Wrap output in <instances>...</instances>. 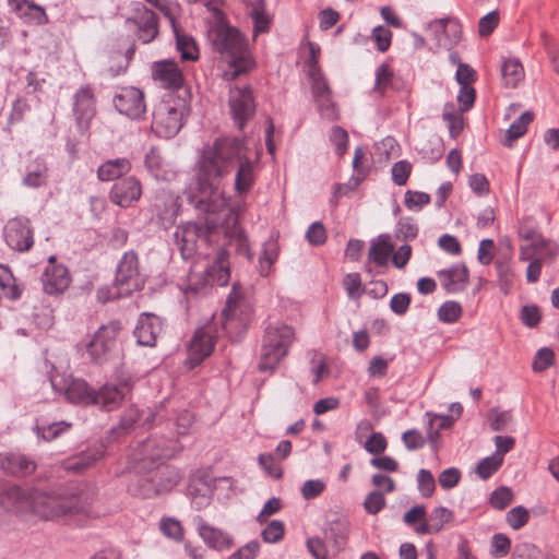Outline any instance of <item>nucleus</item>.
Returning <instances> with one entry per match:
<instances>
[{"mask_svg":"<svg viewBox=\"0 0 559 559\" xmlns=\"http://www.w3.org/2000/svg\"><path fill=\"white\" fill-rule=\"evenodd\" d=\"M500 21L497 11L489 12L483 16L478 22V34L480 37L489 36L498 26Z\"/></svg>","mask_w":559,"mask_h":559,"instance_id":"60","label":"nucleus"},{"mask_svg":"<svg viewBox=\"0 0 559 559\" xmlns=\"http://www.w3.org/2000/svg\"><path fill=\"white\" fill-rule=\"evenodd\" d=\"M142 194L141 181L134 176H129L112 185L109 191V200L120 207L128 209L140 201Z\"/></svg>","mask_w":559,"mask_h":559,"instance_id":"16","label":"nucleus"},{"mask_svg":"<svg viewBox=\"0 0 559 559\" xmlns=\"http://www.w3.org/2000/svg\"><path fill=\"white\" fill-rule=\"evenodd\" d=\"M173 28L176 35V48L180 52L181 60L197 61L200 52L195 39L190 35L180 33L176 23Z\"/></svg>","mask_w":559,"mask_h":559,"instance_id":"34","label":"nucleus"},{"mask_svg":"<svg viewBox=\"0 0 559 559\" xmlns=\"http://www.w3.org/2000/svg\"><path fill=\"white\" fill-rule=\"evenodd\" d=\"M207 35L213 50L233 69V79L255 67L248 39L237 27L218 20L209 29Z\"/></svg>","mask_w":559,"mask_h":559,"instance_id":"2","label":"nucleus"},{"mask_svg":"<svg viewBox=\"0 0 559 559\" xmlns=\"http://www.w3.org/2000/svg\"><path fill=\"white\" fill-rule=\"evenodd\" d=\"M3 239L16 252H27L34 245L31 221L23 216L10 218L3 227Z\"/></svg>","mask_w":559,"mask_h":559,"instance_id":"10","label":"nucleus"},{"mask_svg":"<svg viewBox=\"0 0 559 559\" xmlns=\"http://www.w3.org/2000/svg\"><path fill=\"white\" fill-rule=\"evenodd\" d=\"M1 468L4 473L25 477L32 475L36 471V464L23 454L10 453L1 457Z\"/></svg>","mask_w":559,"mask_h":559,"instance_id":"27","label":"nucleus"},{"mask_svg":"<svg viewBox=\"0 0 559 559\" xmlns=\"http://www.w3.org/2000/svg\"><path fill=\"white\" fill-rule=\"evenodd\" d=\"M216 340L217 333L213 324H206L195 331L188 347V364L190 368L200 365L213 353Z\"/></svg>","mask_w":559,"mask_h":559,"instance_id":"11","label":"nucleus"},{"mask_svg":"<svg viewBox=\"0 0 559 559\" xmlns=\"http://www.w3.org/2000/svg\"><path fill=\"white\" fill-rule=\"evenodd\" d=\"M343 287L348 297L353 300H358L365 293L362 287L361 276L359 273H348L343 278Z\"/></svg>","mask_w":559,"mask_h":559,"instance_id":"47","label":"nucleus"},{"mask_svg":"<svg viewBox=\"0 0 559 559\" xmlns=\"http://www.w3.org/2000/svg\"><path fill=\"white\" fill-rule=\"evenodd\" d=\"M166 474H170L168 466H158L154 473V478L152 481L157 480V484L152 486L148 489L142 491L143 497H151L152 495H158L160 491L169 490L173 488L180 479L177 473H171V476L167 478V480L163 481V476ZM146 483H151V480H146Z\"/></svg>","mask_w":559,"mask_h":559,"instance_id":"35","label":"nucleus"},{"mask_svg":"<svg viewBox=\"0 0 559 559\" xmlns=\"http://www.w3.org/2000/svg\"><path fill=\"white\" fill-rule=\"evenodd\" d=\"M443 289L449 294L463 292L469 282V272L465 264H456L437 272Z\"/></svg>","mask_w":559,"mask_h":559,"instance_id":"22","label":"nucleus"},{"mask_svg":"<svg viewBox=\"0 0 559 559\" xmlns=\"http://www.w3.org/2000/svg\"><path fill=\"white\" fill-rule=\"evenodd\" d=\"M66 500L70 507V515L96 516L100 512V500L95 486L83 485L75 492L67 495Z\"/></svg>","mask_w":559,"mask_h":559,"instance_id":"13","label":"nucleus"},{"mask_svg":"<svg viewBox=\"0 0 559 559\" xmlns=\"http://www.w3.org/2000/svg\"><path fill=\"white\" fill-rule=\"evenodd\" d=\"M131 168V162L128 158L109 159L98 167L97 177L100 181H118L129 174Z\"/></svg>","mask_w":559,"mask_h":559,"instance_id":"30","label":"nucleus"},{"mask_svg":"<svg viewBox=\"0 0 559 559\" xmlns=\"http://www.w3.org/2000/svg\"><path fill=\"white\" fill-rule=\"evenodd\" d=\"M533 119L534 115L531 111H525L510 126L507 132L508 145H511L514 140H518L526 133Z\"/></svg>","mask_w":559,"mask_h":559,"instance_id":"44","label":"nucleus"},{"mask_svg":"<svg viewBox=\"0 0 559 559\" xmlns=\"http://www.w3.org/2000/svg\"><path fill=\"white\" fill-rule=\"evenodd\" d=\"M464 112L465 111L456 109L453 103H447L443 107L442 117L448 123L450 136L453 139H456L464 130Z\"/></svg>","mask_w":559,"mask_h":559,"instance_id":"39","label":"nucleus"},{"mask_svg":"<svg viewBox=\"0 0 559 559\" xmlns=\"http://www.w3.org/2000/svg\"><path fill=\"white\" fill-rule=\"evenodd\" d=\"M222 325L226 334L238 341L253 319V306L239 284H234L222 312Z\"/></svg>","mask_w":559,"mask_h":559,"instance_id":"6","label":"nucleus"},{"mask_svg":"<svg viewBox=\"0 0 559 559\" xmlns=\"http://www.w3.org/2000/svg\"><path fill=\"white\" fill-rule=\"evenodd\" d=\"M453 519L454 513L451 510L444 507L435 508L427 518V522L416 526L415 532L419 535L439 533L444 525L452 522Z\"/></svg>","mask_w":559,"mask_h":559,"instance_id":"29","label":"nucleus"},{"mask_svg":"<svg viewBox=\"0 0 559 559\" xmlns=\"http://www.w3.org/2000/svg\"><path fill=\"white\" fill-rule=\"evenodd\" d=\"M47 168L44 164H37L35 169L29 170L24 177L23 182L31 188H38L46 183Z\"/></svg>","mask_w":559,"mask_h":559,"instance_id":"59","label":"nucleus"},{"mask_svg":"<svg viewBox=\"0 0 559 559\" xmlns=\"http://www.w3.org/2000/svg\"><path fill=\"white\" fill-rule=\"evenodd\" d=\"M121 331V323L118 320H111L103 324L94 334L93 338L86 344V350L92 360L99 361L114 347L117 336Z\"/></svg>","mask_w":559,"mask_h":559,"instance_id":"14","label":"nucleus"},{"mask_svg":"<svg viewBox=\"0 0 559 559\" xmlns=\"http://www.w3.org/2000/svg\"><path fill=\"white\" fill-rule=\"evenodd\" d=\"M247 151L245 145L240 158L236 163L238 167L235 177V191L238 194L248 193L253 188L257 178L258 162L250 159Z\"/></svg>","mask_w":559,"mask_h":559,"instance_id":"21","label":"nucleus"},{"mask_svg":"<svg viewBox=\"0 0 559 559\" xmlns=\"http://www.w3.org/2000/svg\"><path fill=\"white\" fill-rule=\"evenodd\" d=\"M56 390L63 393L66 399L72 403L92 404L94 391L88 386L87 382L73 377L62 378L61 382L57 379L52 380Z\"/></svg>","mask_w":559,"mask_h":559,"instance_id":"20","label":"nucleus"},{"mask_svg":"<svg viewBox=\"0 0 559 559\" xmlns=\"http://www.w3.org/2000/svg\"><path fill=\"white\" fill-rule=\"evenodd\" d=\"M430 203V195L425 192L407 190L404 204L408 210L418 211Z\"/></svg>","mask_w":559,"mask_h":559,"instance_id":"52","label":"nucleus"},{"mask_svg":"<svg viewBox=\"0 0 559 559\" xmlns=\"http://www.w3.org/2000/svg\"><path fill=\"white\" fill-rule=\"evenodd\" d=\"M555 364V353L549 347L540 348L533 360L532 368L535 372H543Z\"/></svg>","mask_w":559,"mask_h":559,"instance_id":"49","label":"nucleus"},{"mask_svg":"<svg viewBox=\"0 0 559 559\" xmlns=\"http://www.w3.org/2000/svg\"><path fill=\"white\" fill-rule=\"evenodd\" d=\"M503 464V457L492 454L483 459L476 467V473L481 479H488L493 475Z\"/></svg>","mask_w":559,"mask_h":559,"instance_id":"46","label":"nucleus"},{"mask_svg":"<svg viewBox=\"0 0 559 559\" xmlns=\"http://www.w3.org/2000/svg\"><path fill=\"white\" fill-rule=\"evenodd\" d=\"M405 524L416 527L421 523L427 522V511L425 506L417 504L411 508L403 516Z\"/></svg>","mask_w":559,"mask_h":559,"instance_id":"61","label":"nucleus"},{"mask_svg":"<svg viewBox=\"0 0 559 559\" xmlns=\"http://www.w3.org/2000/svg\"><path fill=\"white\" fill-rule=\"evenodd\" d=\"M229 278V253L224 248H219L212 262L193 263L188 275L186 293L205 294L214 285H227Z\"/></svg>","mask_w":559,"mask_h":559,"instance_id":"5","label":"nucleus"},{"mask_svg":"<svg viewBox=\"0 0 559 559\" xmlns=\"http://www.w3.org/2000/svg\"><path fill=\"white\" fill-rule=\"evenodd\" d=\"M399 90V83L389 63H382L376 72V83L373 92L380 96H384L386 91Z\"/></svg>","mask_w":559,"mask_h":559,"instance_id":"38","label":"nucleus"},{"mask_svg":"<svg viewBox=\"0 0 559 559\" xmlns=\"http://www.w3.org/2000/svg\"><path fill=\"white\" fill-rule=\"evenodd\" d=\"M294 340L295 331L292 326L285 323H270L262 336L259 370H274L287 355Z\"/></svg>","mask_w":559,"mask_h":559,"instance_id":"7","label":"nucleus"},{"mask_svg":"<svg viewBox=\"0 0 559 559\" xmlns=\"http://www.w3.org/2000/svg\"><path fill=\"white\" fill-rule=\"evenodd\" d=\"M496 267L498 272L499 283H500V289L503 294H509L512 285H513V278L514 273L511 267V259L508 258L506 260L498 259L496 261Z\"/></svg>","mask_w":559,"mask_h":559,"instance_id":"43","label":"nucleus"},{"mask_svg":"<svg viewBox=\"0 0 559 559\" xmlns=\"http://www.w3.org/2000/svg\"><path fill=\"white\" fill-rule=\"evenodd\" d=\"M501 75L506 87L515 88L524 79V68L518 59H506L501 66Z\"/></svg>","mask_w":559,"mask_h":559,"instance_id":"36","label":"nucleus"},{"mask_svg":"<svg viewBox=\"0 0 559 559\" xmlns=\"http://www.w3.org/2000/svg\"><path fill=\"white\" fill-rule=\"evenodd\" d=\"M189 111L187 91L183 96L168 93L154 105L151 129L159 138H173L182 128L183 119Z\"/></svg>","mask_w":559,"mask_h":559,"instance_id":"4","label":"nucleus"},{"mask_svg":"<svg viewBox=\"0 0 559 559\" xmlns=\"http://www.w3.org/2000/svg\"><path fill=\"white\" fill-rule=\"evenodd\" d=\"M0 506L17 514L32 512L46 521L59 520L70 515V507L66 496L29 495L15 485L9 486L2 492Z\"/></svg>","mask_w":559,"mask_h":559,"instance_id":"3","label":"nucleus"},{"mask_svg":"<svg viewBox=\"0 0 559 559\" xmlns=\"http://www.w3.org/2000/svg\"><path fill=\"white\" fill-rule=\"evenodd\" d=\"M259 464L266 472L267 475L275 479H280L283 476V469L281 465L276 462L273 454L271 453H262L259 455Z\"/></svg>","mask_w":559,"mask_h":559,"instance_id":"57","label":"nucleus"},{"mask_svg":"<svg viewBox=\"0 0 559 559\" xmlns=\"http://www.w3.org/2000/svg\"><path fill=\"white\" fill-rule=\"evenodd\" d=\"M513 499V493L508 487H499L490 495V504L497 510L506 509Z\"/></svg>","mask_w":559,"mask_h":559,"instance_id":"56","label":"nucleus"},{"mask_svg":"<svg viewBox=\"0 0 559 559\" xmlns=\"http://www.w3.org/2000/svg\"><path fill=\"white\" fill-rule=\"evenodd\" d=\"M306 239L314 247L324 245L326 242L328 235L323 224L321 222L312 223L306 231Z\"/></svg>","mask_w":559,"mask_h":559,"instance_id":"55","label":"nucleus"},{"mask_svg":"<svg viewBox=\"0 0 559 559\" xmlns=\"http://www.w3.org/2000/svg\"><path fill=\"white\" fill-rule=\"evenodd\" d=\"M412 164L407 160L396 162L392 167V180L397 186H405L412 173Z\"/></svg>","mask_w":559,"mask_h":559,"instance_id":"58","label":"nucleus"},{"mask_svg":"<svg viewBox=\"0 0 559 559\" xmlns=\"http://www.w3.org/2000/svg\"><path fill=\"white\" fill-rule=\"evenodd\" d=\"M69 427L70 425L64 421L53 423L45 427L36 426V433L39 438H41L45 441H52L56 438H58L63 431H66Z\"/></svg>","mask_w":559,"mask_h":559,"instance_id":"53","label":"nucleus"},{"mask_svg":"<svg viewBox=\"0 0 559 559\" xmlns=\"http://www.w3.org/2000/svg\"><path fill=\"white\" fill-rule=\"evenodd\" d=\"M104 456V451L100 448L87 449L79 454L68 457L62 461V467L74 474H80L96 464Z\"/></svg>","mask_w":559,"mask_h":559,"instance_id":"26","label":"nucleus"},{"mask_svg":"<svg viewBox=\"0 0 559 559\" xmlns=\"http://www.w3.org/2000/svg\"><path fill=\"white\" fill-rule=\"evenodd\" d=\"M285 526L282 521L273 520L262 531L261 536L265 543L274 544L284 538Z\"/></svg>","mask_w":559,"mask_h":559,"instance_id":"50","label":"nucleus"},{"mask_svg":"<svg viewBox=\"0 0 559 559\" xmlns=\"http://www.w3.org/2000/svg\"><path fill=\"white\" fill-rule=\"evenodd\" d=\"M115 285L122 295H131L142 289L144 278L140 271L139 255L134 250L124 252L119 260L115 274Z\"/></svg>","mask_w":559,"mask_h":559,"instance_id":"9","label":"nucleus"},{"mask_svg":"<svg viewBox=\"0 0 559 559\" xmlns=\"http://www.w3.org/2000/svg\"><path fill=\"white\" fill-rule=\"evenodd\" d=\"M116 109L131 119H140L146 111L144 93L133 86L121 87L114 97Z\"/></svg>","mask_w":559,"mask_h":559,"instance_id":"15","label":"nucleus"},{"mask_svg":"<svg viewBox=\"0 0 559 559\" xmlns=\"http://www.w3.org/2000/svg\"><path fill=\"white\" fill-rule=\"evenodd\" d=\"M31 110V105L25 97H17L13 105L8 118V126H13L23 121L26 112Z\"/></svg>","mask_w":559,"mask_h":559,"instance_id":"54","label":"nucleus"},{"mask_svg":"<svg viewBox=\"0 0 559 559\" xmlns=\"http://www.w3.org/2000/svg\"><path fill=\"white\" fill-rule=\"evenodd\" d=\"M245 145V141L236 136H219L203 145L195 163V179L201 192L218 188L222 179L236 166Z\"/></svg>","mask_w":559,"mask_h":559,"instance_id":"1","label":"nucleus"},{"mask_svg":"<svg viewBox=\"0 0 559 559\" xmlns=\"http://www.w3.org/2000/svg\"><path fill=\"white\" fill-rule=\"evenodd\" d=\"M152 78L160 86L175 91H180L185 84V76L178 63L174 60L156 61L152 66Z\"/></svg>","mask_w":559,"mask_h":559,"instance_id":"19","label":"nucleus"},{"mask_svg":"<svg viewBox=\"0 0 559 559\" xmlns=\"http://www.w3.org/2000/svg\"><path fill=\"white\" fill-rule=\"evenodd\" d=\"M229 107L237 127L243 129L246 122L255 111L253 94L249 87H237L230 91Z\"/></svg>","mask_w":559,"mask_h":559,"instance_id":"18","label":"nucleus"},{"mask_svg":"<svg viewBox=\"0 0 559 559\" xmlns=\"http://www.w3.org/2000/svg\"><path fill=\"white\" fill-rule=\"evenodd\" d=\"M278 257V246L275 241H267L263 245V251L259 259V270L262 276L269 275L272 265Z\"/></svg>","mask_w":559,"mask_h":559,"instance_id":"42","label":"nucleus"},{"mask_svg":"<svg viewBox=\"0 0 559 559\" xmlns=\"http://www.w3.org/2000/svg\"><path fill=\"white\" fill-rule=\"evenodd\" d=\"M511 548V540L504 534H495L491 538V555L496 558L507 556Z\"/></svg>","mask_w":559,"mask_h":559,"instance_id":"62","label":"nucleus"},{"mask_svg":"<svg viewBox=\"0 0 559 559\" xmlns=\"http://www.w3.org/2000/svg\"><path fill=\"white\" fill-rule=\"evenodd\" d=\"M0 289L3 295L11 300H16L22 295V289L17 285L12 271L9 266L3 264H0Z\"/></svg>","mask_w":559,"mask_h":559,"instance_id":"40","label":"nucleus"},{"mask_svg":"<svg viewBox=\"0 0 559 559\" xmlns=\"http://www.w3.org/2000/svg\"><path fill=\"white\" fill-rule=\"evenodd\" d=\"M124 397V392L117 385L106 384L97 392L94 391L92 404L99 405L105 411L116 409Z\"/></svg>","mask_w":559,"mask_h":559,"instance_id":"31","label":"nucleus"},{"mask_svg":"<svg viewBox=\"0 0 559 559\" xmlns=\"http://www.w3.org/2000/svg\"><path fill=\"white\" fill-rule=\"evenodd\" d=\"M386 504V500L382 492L372 491L370 492L364 502L365 510L368 514L379 513Z\"/></svg>","mask_w":559,"mask_h":559,"instance_id":"64","label":"nucleus"},{"mask_svg":"<svg viewBox=\"0 0 559 559\" xmlns=\"http://www.w3.org/2000/svg\"><path fill=\"white\" fill-rule=\"evenodd\" d=\"M530 519V512L526 508L518 506L512 508L506 515L507 523L513 530H520L526 525Z\"/></svg>","mask_w":559,"mask_h":559,"instance_id":"51","label":"nucleus"},{"mask_svg":"<svg viewBox=\"0 0 559 559\" xmlns=\"http://www.w3.org/2000/svg\"><path fill=\"white\" fill-rule=\"evenodd\" d=\"M74 98L73 111L76 122L81 128L87 129L96 112L93 90L90 86L81 87Z\"/></svg>","mask_w":559,"mask_h":559,"instance_id":"23","label":"nucleus"},{"mask_svg":"<svg viewBox=\"0 0 559 559\" xmlns=\"http://www.w3.org/2000/svg\"><path fill=\"white\" fill-rule=\"evenodd\" d=\"M249 16L253 23V37L260 34L269 33L273 22V16L267 13L263 1L258 2L249 12Z\"/></svg>","mask_w":559,"mask_h":559,"instance_id":"37","label":"nucleus"},{"mask_svg":"<svg viewBox=\"0 0 559 559\" xmlns=\"http://www.w3.org/2000/svg\"><path fill=\"white\" fill-rule=\"evenodd\" d=\"M394 251V245L389 235H380L369 248L368 257L377 266H386Z\"/></svg>","mask_w":559,"mask_h":559,"instance_id":"33","label":"nucleus"},{"mask_svg":"<svg viewBox=\"0 0 559 559\" xmlns=\"http://www.w3.org/2000/svg\"><path fill=\"white\" fill-rule=\"evenodd\" d=\"M11 10L26 24L45 25L49 22L44 7L29 0H8Z\"/></svg>","mask_w":559,"mask_h":559,"instance_id":"24","label":"nucleus"},{"mask_svg":"<svg viewBox=\"0 0 559 559\" xmlns=\"http://www.w3.org/2000/svg\"><path fill=\"white\" fill-rule=\"evenodd\" d=\"M160 530L166 536L177 542L183 539V527L178 520L170 518L162 520Z\"/></svg>","mask_w":559,"mask_h":559,"instance_id":"63","label":"nucleus"},{"mask_svg":"<svg viewBox=\"0 0 559 559\" xmlns=\"http://www.w3.org/2000/svg\"><path fill=\"white\" fill-rule=\"evenodd\" d=\"M523 259H540V263L551 262L558 254V247L542 237L533 239L530 251H523Z\"/></svg>","mask_w":559,"mask_h":559,"instance_id":"32","label":"nucleus"},{"mask_svg":"<svg viewBox=\"0 0 559 559\" xmlns=\"http://www.w3.org/2000/svg\"><path fill=\"white\" fill-rule=\"evenodd\" d=\"M198 531L203 542L213 549L228 550L234 545V540L228 533L203 521L199 524Z\"/></svg>","mask_w":559,"mask_h":559,"instance_id":"28","label":"nucleus"},{"mask_svg":"<svg viewBox=\"0 0 559 559\" xmlns=\"http://www.w3.org/2000/svg\"><path fill=\"white\" fill-rule=\"evenodd\" d=\"M136 27V37L143 44L153 41L159 34L158 17L155 12L139 3L128 20Z\"/></svg>","mask_w":559,"mask_h":559,"instance_id":"17","label":"nucleus"},{"mask_svg":"<svg viewBox=\"0 0 559 559\" xmlns=\"http://www.w3.org/2000/svg\"><path fill=\"white\" fill-rule=\"evenodd\" d=\"M43 289L51 296L62 295L72 282L68 267L57 262L55 255L49 257L48 263L40 277Z\"/></svg>","mask_w":559,"mask_h":559,"instance_id":"12","label":"nucleus"},{"mask_svg":"<svg viewBox=\"0 0 559 559\" xmlns=\"http://www.w3.org/2000/svg\"><path fill=\"white\" fill-rule=\"evenodd\" d=\"M160 332V319L152 313H142L133 333L140 345L154 346Z\"/></svg>","mask_w":559,"mask_h":559,"instance_id":"25","label":"nucleus"},{"mask_svg":"<svg viewBox=\"0 0 559 559\" xmlns=\"http://www.w3.org/2000/svg\"><path fill=\"white\" fill-rule=\"evenodd\" d=\"M145 166L150 174L156 179H168L170 170L167 168V164L164 162L157 150L152 148L147 152L145 156Z\"/></svg>","mask_w":559,"mask_h":559,"instance_id":"41","label":"nucleus"},{"mask_svg":"<svg viewBox=\"0 0 559 559\" xmlns=\"http://www.w3.org/2000/svg\"><path fill=\"white\" fill-rule=\"evenodd\" d=\"M219 234L218 224L211 217H206L204 221L178 226L175 239L181 255L185 259H190L199 252L202 246L216 242Z\"/></svg>","mask_w":559,"mask_h":559,"instance_id":"8","label":"nucleus"},{"mask_svg":"<svg viewBox=\"0 0 559 559\" xmlns=\"http://www.w3.org/2000/svg\"><path fill=\"white\" fill-rule=\"evenodd\" d=\"M329 139L334 145L335 153L338 155V157H343V155L347 152L349 143L347 131L342 127L334 126L330 131Z\"/></svg>","mask_w":559,"mask_h":559,"instance_id":"48","label":"nucleus"},{"mask_svg":"<svg viewBox=\"0 0 559 559\" xmlns=\"http://www.w3.org/2000/svg\"><path fill=\"white\" fill-rule=\"evenodd\" d=\"M463 314L462 306L454 300L445 301L438 309V318L444 323H454L460 320Z\"/></svg>","mask_w":559,"mask_h":559,"instance_id":"45","label":"nucleus"}]
</instances>
